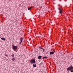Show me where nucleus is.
<instances>
[{
  "mask_svg": "<svg viewBox=\"0 0 73 73\" xmlns=\"http://www.w3.org/2000/svg\"><path fill=\"white\" fill-rule=\"evenodd\" d=\"M67 70H70L71 72H73V67H72V66H70V67L68 68Z\"/></svg>",
  "mask_w": 73,
  "mask_h": 73,
  "instance_id": "obj_1",
  "label": "nucleus"
},
{
  "mask_svg": "<svg viewBox=\"0 0 73 73\" xmlns=\"http://www.w3.org/2000/svg\"><path fill=\"white\" fill-rule=\"evenodd\" d=\"M12 48L14 51L17 52V51H16V50L17 49L18 47L17 46L13 45L12 46Z\"/></svg>",
  "mask_w": 73,
  "mask_h": 73,
  "instance_id": "obj_2",
  "label": "nucleus"
},
{
  "mask_svg": "<svg viewBox=\"0 0 73 73\" xmlns=\"http://www.w3.org/2000/svg\"><path fill=\"white\" fill-rule=\"evenodd\" d=\"M36 62V60L35 59H32V60H30V63L31 64H33Z\"/></svg>",
  "mask_w": 73,
  "mask_h": 73,
  "instance_id": "obj_3",
  "label": "nucleus"
},
{
  "mask_svg": "<svg viewBox=\"0 0 73 73\" xmlns=\"http://www.w3.org/2000/svg\"><path fill=\"white\" fill-rule=\"evenodd\" d=\"M58 10H59V13H60V14H61L63 12L62 10H61L60 9V8H58Z\"/></svg>",
  "mask_w": 73,
  "mask_h": 73,
  "instance_id": "obj_4",
  "label": "nucleus"
},
{
  "mask_svg": "<svg viewBox=\"0 0 73 73\" xmlns=\"http://www.w3.org/2000/svg\"><path fill=\"white\" fill-rule=\"evenodd\" d=\"M23 38H22H22H21V39H20L21 41H20V42L19 43L20 44H21L22 42V40H23Z\"/></svg>",
  "mask_w": 73,
  "mask_h": 73,
  "instance_id": "obj_5",
  "label": "nucleus"
},
{
  "mask_svg": "<svg viewBox=\"0 0 73 73\" xmlns=\"http://www.w3.org/2000/svg\"><path fill=\"white\" fill-rule=\"evenodd\" d=\"M42 57V56L41 55H40V56H39L38 57V59H41Z\"/></svg>",
  "mask_w": 73,
  "mask_h": 73,
  "instance_id": "obj_6",
  "label": "nucleus"
},
{
  "mask_svg": "<svg viewBox=\"0 0 73 73\" xmlns=\"http://www.w3.org/2000/svg\"><path fill=\"white\" fill-rule=\"evenodd\" d=\"M45 58L47 59L48 58V56H44L43 57V59H45Z\"/></svg>",
  "mask_w": 73,
  "mask_h": 73,
  "instance_id": "obj_7",
  "label": "nucleus"
},
{
  "mask_svg": "<svg viewBox=\"0 0 73 73\" xmlns=\"http://www.w3.org/2000/svg\"><path fill=\"white\" fill-rule=\"evenodd\" d=\"M33 7H30L29 8H28V10H30L31 9L33 8Z\"/></svg>",
  "mask_w": 73,
  "mask_h": 73,
  "instance_id": "obj_8",
  "label": "nucleus"
},
{
  "mask_svg": "<svg viewBox=\"0 0 73 73\" xmlns=\"http://www.w3.org/2000/svg\"><path fill=\"white\" fill-rule=\"evenodd\" d=\"M36 64L35 63L33 64V66H34V67H36Z\"/></svg>",
  "mask_w": 73,
  "mask_h": 73,
  "instance_id": "obj_9",
  "label": "nucleus"
},
{
  "mask_svg": "<svg viewBox=\"0 0 73 73\" xmlns=\"http://www.w3.org/2000/svg\"><path fill=\"white\" fill-rule=\"evenodd\" d=\"M1 39L3 40H6V39L4 38H1Z\"/></svg>",
  "mask_w": 73,
  "mask_h": 73,
  "instance_id": "obj_10",
  "label": "nucleus"
},
{
  "mask_svg": "<svg viewBox=\"0 0 73 73\" xmlns=\"http://www.w3.org/2000/svg\"><path fill=\"white\" fill-rule=\"evenodd\" d=\"M11 55L12 57H13H13H14V54H13V53Z\"/></svg>",
  "mask_w": 73,
  "mask_h": 73,
  "instance_id": "obj_11",
  "label": "nucleus"
},
{
  "mask_svg": "<svg viewBox=\"0 0 73 73\" xmlns=\"http://www.w3.org/2000/svg\"><path fill=\"white\" fill-rule=\"evenodd\" d=\"M41 49H42L43 50V52H45V49H44V48L41 47Z\"/></svg>",
  "mask_w": 73,
  "mask_h": 73,
  "instance_id": "obj_12",
  "label": "nucleus"
},
{
  "mask_svg": "<svg viewBox=\"0 0 73 73\" xmlns=\"http://www.w3.org/2000/svg\"><path fill=\"white\" fill-rule=\"evenodd\" d=\"M50 54H53V52L52 51V52H50Z\"/></svg>",
  "mask_w": 73,
  "mask_h": 73,
  "instance_id": "obj_13",
  "label": "nucleus"
},
{
  "mask_svg": "<svg viewBox=\"0 0 73 73\" xmlns=\"http://www.w3.org/2000/svg\"><path fill=\"white\" fill-rule=\"evenodd\" d=\"M55 50H52V53H53V54H54V53H55Z\"/></svg>",
  "mask_w": 73,
  "mask_h": 73,
  "instance_id": "obj_14",
  "label": "nucleus"
},
{
  "mask_svg": "<svg viewBox=\"0 0 73 73\" xmlns=\"http://www.w3.org/2000/svg\"><path fill=\"white\" fill-rule=\"evenodd\" d=\"M15 60V58H13V59H12V60H13V61H14V60Z\"/></svg>",
  "mask_w": 73,
  "mask_h": 73,
  "instance_id": "obj_15",
  "label": "nucleus"
},
{
  "mask_svg": "<svg viewBox=\"0 0 73 73\" xmlns=\"http://www.w3.org/2000/svg\"><path fill=\"white\" fill-rule=\"evenodd\" d=\"M39 48L42 49V47H41V46H39Z\"/></svg>",
  "mask_w": 73,
  "mask_h": 73,
  "instance_id": "obj_16",
  "label": "nucleus"
},
{
  "mask_svg": "<svg viewBox=\"0 0 73 73\" xmlns=\"http://www.w3.org/2000/svg\"><path fill=\"white\" fill-rule=\"evenodd\" d=\"M42 64H43V63L42 62L40 63V64L41 65H42Z\"/></svg>",
  "mask_w": 73,
  "mask_h": 73,
  "instance_id": "obj_17",
  "label": "nucleus"
},
{
  "mask_svg": "<svg viewBox=\"0 0 73 73\" xmlns=\"http://www.w3.org/2000/svg\"><path fill=\"white\" fill-rule=\"evenodd\" d=\"M60 6V5H58V6Z\"/></svg>",
  "mask_w": 73,
  "mask_h": 73,
  "instance_id": "obj_18",
  "label": "nucleus"
},
{
  "mask_svg": "<svg viewBox=\"0 0 73 73\" xmlns=\"http://www.w3.org/2000/svg\"><path fill=\"white\" fill-rule=\"evenodd\" d=\"M40 50H41V49H40Z\"/></svg>",
  "mask_w": 73,
  "mask_h": 73,
  "instance_id": "obj_19",
  "label": "nucleus"
}]
</instances>
